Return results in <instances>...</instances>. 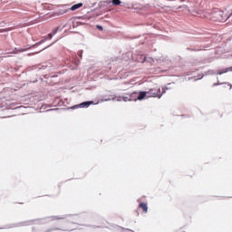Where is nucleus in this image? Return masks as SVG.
I'll return each instance as SVG.
<instances>
[{
    "mask_svg": "<svg viewBox=\"0 0 232 232\" xmlns=\"http://www.w3.org/2000/svg\"><path fill=\"white\" fill-rule=\"evenodd\" d=\"M164 93H166V89H162V92H160V88H152L150 89L147 92V95L148 98L150 99V97H157L158 99H160V97H162V95H164Z\"/></svg>",
    "mask_w": 232,
    "mask_h": 232,
    "instance_id": "obj_1",
    "label": "nucleus"
},
{
    "mask_svg": "<svg viewBox=\"0 0 232 232\" xmlns=\"http://www.w3.org/2000/svg\"><path fill=\"white\" fill-rule=\"evenodd\" d=\"M210 19L215 22L224 23L226 21V17L224 16V12L216 11L211 14Z\"/></svg>",
    "mask_w": 232,
    "mask_h": 232,
    "instance_id": "obj_2",
    "label": "nucleus"
},
{
    "mask_svg": "<svg viewBox=\"0 0 232 232\" xmlns=\"http://www.w3.org/2000/svg\"><path fill=\"white\" fill-rule=\"evenodd\" d=\"M132 97H135V101H142L148 98V92H132Z\"/></svg>",
    "mask_w": 232,
    "mask_h": 232,
    "instance_id": "obj_3",
    "label": "nucleus"
},
{
    "mask_svg": "<svg viewBox=\"0 0 232 232\" xmlns=\"http://www.w3.org/2000/svg\"><path fill=\"white\" fill-rule=\"evenodd\" d=\"M140 209H142L144 213H148V203L141 202L139 205Z\"/></svg>",
    "mask_w": 232,
    "mask_h": 232,
    "instance_id": "obj_4",
    "label": "nucleus"
},
{
    "mask_svg": "<svg viewBox=\"0 0 232 232\" xmlns=\"http://www.w3.org/2000/svg\"><path fill=\"white\" fill-rule=\"evenodd\" d=\"M93 104V102H84L80 104L81 108H88L89 106H92Z\"/></svg>",
    "mask_w": 232,
    "mask_h": 232,
    "instance_id": "obj_5",
    "label": "nucleus"
},
{
    "mask_svg": "<svg viewBox=\"0 0 232 232\" xmlns=\"http://www.w3.org/2000/svg\"><path fill=\"white\" fill-rule=\"evenodd\" d=\"M82 6V3L76 4L71 7V10L73 12L75 10H78V8H81Z\"/></svg>",
    "mask_w": 232,
    "mask_h": 232,
    "instance_id": "obj_6",
    "label": "nucleus"
},
{
    "mask_svg": "<svg viewBox=\"0 0 232 232\" xmlns=\"http://www.w3.org/2000/svg\"><path fill=\"white\" fill-rule=\"evenodd\" d=\"M52 37H53V35L52 34H47L46 36H44V39L45 41H50V39H52Z\"/></svg>",
    "mask_w": 232,
    "mask_h": 232,
    "instance_id": "obj_7",
    "label": "nucleus"
},
{
    "mask_svg": "<svg viewBox=\"0 0 232 232\" xmlns=\"http://www.w3.org/2000/svg\"><path fill=\"white\" fill-rule=\"evenodd\" d=\"M112 5H114V6H119V5H121V0H112Z\"/></svg>",
    "mask_w": 232,
    "mask_h": 232,
    "instance_id": "obj_8",
    "label": "nucleus"
},
{
    "mask_svg": "<svg viewBox=\"0 0 232 232\" xmlns=\"http://www.w3.org/2000/svg\"><path fill=\"white\" fill-rule=\"evenodd\" d=\"M218 73V75H222V73H227V68L223 69V70L219 71Z\"/></svg>",
    "mask_w": 232,
    "mask_h": 232,
    "instance_id": "obj_9",
    "label": "nucleus"
},
{
    "mask_svg": "<svg viewBox=\"0 0 232 232\" xmlns=\"http://www.w3.org/2000/svg\"><path fill=\"white\" fill-rule=\"evenodd\" d=\"M10 30H13V28L0 29V34H3V32H10Z\"/></svg>",
    "mask_w": 232,
    "mask_h": 232,
    "instance_id": "obj_10",
    "label": "nucleus"
},
{
    "mask_svg": "<svg viewBox=\"0 0 232 232\" xmlns=\"http://www.w3.org/2000/svg\"><path fill=\"white\" fill-rule=\"evenodd\" d=\"M96 28H97L98 30H100L101 32H102V30H103V28H102V25H96Z\"/></svg>",
    "mask_w": 232,
    "mask_h": 232,
    "instance_id": "obj_11",
    "label": "nucleus"
},
{
    "mask_svg": "<svg viewBox=\"0 0 232 232\" xmlns=\"http://www.w3.org/2000/svg\"><path fill=\"white\" fill-rule=\"evenodd\" d=\"M43 43H46V40L44 38L43 40H41L38 44H43Z\"/></svg>",
    "mask_w": 232,
    "mask_h": 232,
    "instance_id": "obj_12",
    "label": "nucleus"
},
{
    "mask_svg": "<svg viewBox=\"0 0 232 232\" xmlns=\"http://www.w3.org/2000/svg\"><path fill=\"white\" fill-rule=\"evenodd\" d=\"M227 72H232V66L231 67H228L227 68Z\"/></svg>",
    "mask_w": 232,
    "mask_h": 232,
    "instance_id": "obj_13",
    "label": "nucleus"
},
{
    "mask_svg": "<svg viewBox=\"0 0 232 232\" xmlns=\"http://www.w3.org/2000/svg\"><path fill=\"white\" fill-rule=\"evenodd\" d=\"M19 52H24V50H20Z\"/></svg>",
    "mask_w": 232,
    "mask_h": 232,
    "instance_id": "obj_14",
    "label": "nucleus"
}]
</instances>
